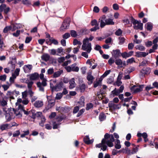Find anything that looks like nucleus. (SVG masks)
<instances>
[{"label": "nucleus", "instance_id": "f257e3e1", "mask_svg": "<svg viewBox=\"0 0 158 158\" xmlns=\"http://www.w3.org/2000/svg\"><path fill=\"white\" fill-rule=\"evenodd\" d=\"M114 140V138L113 135H110L106 133L104 135V138L102 141V143L96 145V147L101 148V150L103 151H105L107 148L106 144L109 147L113 146V142Z\"/></svg>", "mask_w": 158, "mask_h": 158}, {"label": "nucleus", "instance_id": "f03ea898", "mask_svg": "<svg viewBox=\"0 0 158 158\" xmlns=\"http://www.w3.org/2000/svg\"><path fill=\"white\" fill-rule=\"evenodd\" d=\"M3 110L5 112L6 119L8 121H9L11 119L14 118L15 117L14 114L17 118H20L22 116L21 113L22 111L21 109H19L15 110L11 108L9 109L4 108Z\"/></svg>", "mask_w": 158, "mask_h": 158}, {"label": "nucleus", "instance_id": "7ed1b4c3", "mask_svg": "<svg viewBox=\"0 0 158 158\" xmlns=\"http://www.w3.org/2000/svg\"><path fill=\"white\" fill-rule=\"evenodd\" d=\"M93 38L94 37L91 36L89 38L87 37L84 39L83 41L82 49L87 52L88 53H90L92 50L91 44L89 41H92Z\"/></svg>", "mask_w": 158, "mask_h": 158}, {"label": "nucleus", "instance_id": "20e7f679", "mask_svg": "<svg viewBox=\"0 0 158 158\" xmlns=\"http://www.w3.org/2000/svg\"><path fill=\"white\" fill-rule=\"evenodd\" d=\"M63 85L62 82H60L57 83L56 80H54L51 81L50 87L52 91H58L61 90Z\"/></svg>", "mask_w": 158, "mask_h": 158}, {"label": "nucleus", "instance_id": "39448f33", "mask_svg": "<svg viewBox=\"0 0 158 158\" xmlns=\"http://www.w3.org/2000/svg\"><path fill=\"white\" fill-rule=\"evenodd\" d=\"M131 22L134 25V28L135 29H139L140 30H142L143 29V24L141 23L140 20L138 21L132 18Z\"/></svg>", "mask_w": 158, "mask_h": 158}, {"label": "nucleus", "instance_id": "423d86ee", "mask_svg": "<svg viewBox=\"0 0 158 158\" xmlns=\"http://www.w3.org/2000/svg\"><path fill=\"white\" fill-rule=\"evenodd\" d=\"M37 118L39 119H41V122L39 123V125L42 127L44 126V123L46 119L45 117L42 115V113L41 112H37L35 114V118Z\"/></svg>", "mask_w": 158, "mask_h": 158}, {"label": "nucleus", "instance_id": "0eeeda50", "mask_svg": "<svg viewBox=\"0 0 158 158\" xmlns=\"http://www.w3.org/2000/svg\"><path fill=\"white\" fill-rule=\"evenodd\" d=\"M19 94V92L16 90H14L12 91H8L6 94L7 96L10 99H14L15 97Z\"/></svg>", "mask_w": 158, "mask_h": 158}, {"label": "nucleus", "instance_id": "6e6552de", "mask_svg": "<svg viewBox=\"0 0 158 158\" xmlns=\"http://www.w3.org/2000/svg\"><path fill=\"white\" fill-rule=\"evenodd\" d=\"M37 87L39 88V90L42 92H44V87L47 85L46 82L44 81L42 82H38L36 83Z\"/></svg>", "mask_w": 158, "mask_h": 158}, {"label": "nucleus", "instance_id": "1a4fd4ad", "mask_svg": "<svg viewBox=\"0 0 158 158\" xmlns=\"http://www.w3.org/2000/svg\"><path fill=\"white\" fill-rule=\"evenodd\" d=\"M106 18V16L105 15H103L100 17L99 19V21L100 23V26L102 28H103L106 25H107L106 23L104 22Z\"/></svg>", "mask_w": 158, "mask_h": 158}, {"label": "nucleus", "instance_id": "9d476101", "mask_svg": "<svg viewBox=\"0 0 158 158\" xmlns=\"http://www.w3.org/2000/svg\"><path fill=\"white\" fill-rule=\"evenodd\" d=\"M143 86L140 85L139 86H136L135 85L133 86L131 88V90H133L134 93H137L142 90Z\"/></svg>", "mask_w": 158, "mask_h": 158}, {"label": "nucleus", "instance_id": "9b49d317", "mask_svg": "<svg viewBox=\"0 0 158 158\" xmlns=\"http://www.w3.org/2000/svg\"><path fill=\"white\" fill-rule=\"evenodd\" d=\"M69 26V22L65 21L63 22L62 26L60 28V30L61 31H64L68 29Z\"/></svg>", "mask_w": 158, "mask_h": 158}, {"label": "nucleus", "instance_id": "f8f14e48", "mask_svg": "<svg viewBox=\"0 0 158 158\" xmlns=\"http://www.w3.org/2000/svg\"><path fill=\"white\" fill-rule=\"evenodd\" d=\"M136 56L138 57H145L148 54V52H137L136 53Z\"/></svg>", "mask_w": 158, "mask_h": 158}, {"label": "nucleus", "instance_id": "ddd939ff", "mask_svg": "<svg viewBox=\"0 0 158 158\" xmlns=\"http://www.w3.org/2000/svg\"><path fill=\"white\" fill-rule=\"evenodd\" d=\"M70 85L69 88L70 89H72L75 87L76 83L75 82L74 78H73L71 79L69 81Z\"/></svg>", "mask_w": 158, "mask_h": 158}, {"label": "nucleus", "instance_id": "4468645a", "mask_svg": "<svg viewBox=\"0 0 158 158\" xmlns=\"http://www.w3.org/2000/svg\"><path fill=\"white\" fill-rule=\"evenodd\" d=\"M35 107L36 108H40L43 105V102L41 101H36L34 104Z\"/></svg>", "mask_w": 158, "mask_h": 158}, {"label": "nucleus", "instance_id": "2eb2a0df", "mask_svg": "<svg viewBox=\"0 0 158 158\" xmlns=\"http://www.w3.org/2000/svg\"><path fill=\"white\" fill-rule=\"evenodd\" d=\"M133 52L132 51H130L128 53L126 52H124L122 54V56L123 58H126L131 56Z\"/></svg>", "mask_w": 158, "mask_h": 158}, {"label": "nucleus", "instance_id": "dca6fc26", "mask_svg": "<svg viewBox=\"0 0 158 158\" xmlns=\"http://www.w3.org/2000/svg\"><path fill=\"white\" fill-rule=\"evenodd\" d=\"M39 75L37 73L32 74L30 76V79L31 80H37L39 77Z\"/></svg>", "mask_w": 158, "mask_h": 158}, {"label": "nucleus", "instance_id": "f3484780", "mask_svg": "<svg viewBox=\"0 0 158 158\" xmlns=\"http://www.w3.org/2000/svg\"><path fill=\"white\" fill-rule=\"evenodd\" d=\"M141 72L144 74H148L150 72V69L148 67L144 68L141 71Z\"/></svg>", "mask_w": 158, "mask_h": 158}, {"label": "nucleus", "instance_id": "a211bd4d", "mask_svg": "<svg viewBox=\"0 0 158 158\" xmlns=\"http://www.w3.org/2000/svg\"><path fill=\"white\" fill-rule=\"evenodd\" d=\"M77 64L74 63L71 65L72 71L78 72L79 70V68L77 66Z\"/></svg>", "mask_w": 158, "mask_h": 158}, {"label": "nucleus", "instance_id": "6ab92c4d", "mask_svg": "<svg viewBox=\"0 0 158 158\" xmlns=\"http://www.w3.org/2000/svg\"><path fill=\"white\" fill-rule=\"evenodd\" d=\"M63 73V71L62 70H60L57 72H55L53 73V77L54 78L58 77H60Z\"/></svg>", "mask_w": 158, "mask_h": 158}, {"label": "nucleus", "instance_id": "aec40b11", "mask_svg": "<svg viewBox=\"0 0 158 158\" xmlns=\"http://www.w3.org/2000/svg\"><path fill=\"white\" fill-rule=\"evenodd\" d=\"M84 142L87 144H90L92 143L93 140H89V137L87 135L85 136L83 139Z\"/></svg>", "mask_w": 158, "mask_h": 158}, {"label": "nucleus", "instance_id": "412c9836", "mask_svg": "<svg viewBox=\"0 0 158 158\" xmlns=\"http://www.w3.org/2000/svg\"><path fill=\"white\" fill-rule=\"evenodd\" d=\"M85 98L84 96H81L80 98L79 103V106L80 107H82L84 106L85 104Z\"/></svg>", "mask_w": 158, "mask_h": 158}, {"label": "nucleus", "instance_id": "4be33fe9", "mask_svg": "<svg viewBox=\"0 0 158 158\" xmlns=\"http://www.w3.org/2000/svg\"><path fill=\"white\" fill-rule=\"evenodd\" d=\"M32 68V66L31 65L28 64L25 65L23 68L24 72L25 73H27L28 71L27 70V69H28L29 70H31Z\"/></svg>", "mask_w": 158, "mask_h": 158}, {"label": "nucleus", "instance_id": "5701e85b", "mask_svg": "<svg viewBox=\"0 0 158 158\" xmlns=\"http://www.w3.org/2000/svg\"><path fill=\"white\" fill-rule=\"evenodd\" d=\"M55 101L54 99H52L48 101V109L51 108L54 105Z\"/></svg>", "mask_w": 158, "mask_h": 158}, {"label": "nucleus", "instance_id": "b1692460", "mask_svg": "<svg viewBox=\"0 0 158 158\" xmlns=\"http://www.w3.org/2000/svg\"><path fill=\"white\" fill-rule=\"evenodd\" d=\"M105 21L107 25H113L114 24V23L113 21V19L110 18L106 19Z\"/></svg>", "mask_w": 158, "mask_h": 158}, {"label": "nucleus", "instance_id": "393cba45", "mask_svg": "<svg viewBox=\"0 0 158 158\" xmlns=\"http://www.w3.org/2000/svg\"><path fill=\"white\" fill-rule=\"evenodd\" d=\"M111 97H114L115 96H118L119 94V92H118L117 89L116 88H115L114 90L111 92Z\"/></svg>", "mask_w": 158, "mask_h": 158}, {"label": "nucleus", "instance_id": "a878e982", "mask_svg": "<svg viewBox=\"0 0 158 158\" xmlns=\"http://www.w3.org/2000/svg\"><path fill=\"white\" fill-rule=\"evenodd\" d=\"M41 58L43 60L47 61L49 59L50 56L47 54H45L42 56Z\"/></svg>", "mask_w": 158, "mask_h": 158}, {"label": "nucleus", "instance_id": "bb28decb", "mask_svg": "<svg viewBox=\"0 0 158 158\" xmlns=\"http://www.w3.org/2000/svg\"><path fill=\"white\" fill-rule=\"evenodd\" d=\"M87 78V80L89 81V82L88 83V84H90L92 83L94 79L93 77L91 75V74H88Z\"/></svg>", "mask_w": 158, "mask_h": 158}, {"label": "nucleus", "instance_id": "cd10ccee", "mask_svg": "<svg viewBox=\"0 0 158 158\" xmlns=\"http://www.w3.org/2000/svg\"><path fill=\"white\" fill-rule=\"evenodd\" d=\"M99 118L101 121L104 120L106 118V116L105 114L103 113L100 114L99 116Z\"/></svg>", "mask_w": 158, "mask_h": 158}, {"label": "nucleus", "instance_id": "c85d7f7f", "mask_svg": "<svg viewBox=\"0 0 158 158\" xmlns=\"http://www.w3.org/2000/svg\"><path fill=\"white\" fill-rule=\"evenodd\" d=\"M113 55L114 57H117L119 55L120 51L118 49L113 50Z\"/></svg>", "mask_w": 158, "mask_h": 158}, {"label": "nucleus", "instance_id": "c756f323", "mask_svg": "<svg viewBox=\"0 0 158 158\" xmlns=\"http://www.w3.org/2000/svg\"><path fill=\"white\" fill-rule=\"evenodd\" d=\"M147 30L151 31L152 28V23L150 22L147 23L146 24Z\"/></svg>", "mask_w": 158, "mask_h": 158}, {"label": "nucleus", "instance_id": "7c9ffc66", "mask_svg": "<svg viewBox=\"0 0 158 158\" xmlns=\"http://www.w3.org/2000/svg\"><path fill=\"white\" fill-rule=\"evenodd\" d=\"M60 124V123H59V122H57L56 120L55 121H53V129H55L57 128Z\"/></svg>", "mask_w": 158, "mask_h": 158}, {"label": "nucleus", "instance_id": "2f4dec72", "mask_svg": "<svg viewBox=\"0 0 158 158\" xmlns=\"http://www.w3.org/2000/svg\"><path fill=\"white\" fill-rule=\"evenodd\" d=\"M60 124V123H59V122H57L56 120L55 121H53V129H55L57 128Z\"/></svg>", "mask_w": 158, "mask_h": 158}, {"label": "nucleus", "instance_id": "473e14b6", "mask_svg": "<svg viewBox=\"0 0 158 158\" xmlns=\"http://www.w3.org/2000/svg\"><path fill=\"white\" fill-rule=\"evenodd\" d=\"M137 136L138 137L142 136L144 139L147 138L148 137V135L146 133L144 132L142 134L140 133H138Z\"/></svg>", "mask_w": 158, "mask_h": 158}, {"label": "nucleus", "instance_id": "72a5a7b5", "mask_svg": "<svg viewBox=\"0 0 158 158\" xmlns=\"http://www.w3.org/2000/svg\"><path fill=\"white\" fill-rule=\"evenodd\" d=\"M12 29V27L11 26H6L4 29L3 32L4 33H6L7 32L10 30Z\"/></svg>", "mask_w": 158, "mask_h": 158}, {"label": "nucleus", "instance_id": "f704fd0d", "mask_svg": "<svg viewBox=\"0 0 158 158\" xmlns=\"http://www.w3.org/2000/svg\"><path fill=\"white\" fill-rule=\"evenodd\" d=\"M30 112H31L29 114V116L31 117V118L35 119V111L34 110H31L30 111Z\"/></svg>", "mask_w": 158, "mask_h": 158}, {"label": "nucleus", "instance_id": "c9c22d12", "mask_svg": "<svg viewBox=\"0 0 158 158\" xmlns=\"http://www.w3.org/2000/svg\"><path fill=\"white\" fill-rule=\"evenodd\" d=\"M111 71L110 70H109L106 71L104 74L101 76L100 78L101 79H102L103 78L106 77L108 75L110 72Z\"/></svg>", "mask_w": 158, "mask_h": 158}, {"label": "nucleus", "instance_id": "e433bc0d", "mask_svg": "<svg viewBox=\"0 0 158 158\" xmlns=\"http://www.w3.org/2000/svg\"><path fill=\"white\" fill-rule=\"evenodd\" d=\"M26 83L27 84V87L29 90L31 89L32 86L34 83L33 82L31 81H29L28 82H27Z\"/></svg>", "mask_w": 158, "mask_h": 158}, {"label": "nucleus", "instance_id": "4c0bfd02", "mask_svg": "<svg viewBox=\"0 0 158 158\" xmlns=\"http://www.w3.org/2000/svg\"><path fill=\"white\" fill-rule=\"evenodd\" d=\"M102 80V79H101L100 78L99 80L98 81H97L96 82H95L94 83V88L97 87L98 86L99 84H100L101 82V81Z\"/></svg>", "mask_w": 158, "mask_h": 158}, {"label": "nucleus", "instance_id": "58836bf2", "mask_svg": "<svg viewBox=\"0 0 158 158\" xmlns=\"http://www.w3.org/2000/svg\"><path fill=\"white\" fill-rule=\"evenodd\" d=\"M122 84V82L121 81L120 79H117L115 83H114V85H116L118 86H120Z\"/></svg>", "mask_w": 158, "mask_h": 158}, {"label": "nucleus", "instance_id": "ea45409f", "mask_svg": "<svg viewBox=\"0 0 158 158\" xmlns=\"http://www.w3.org/2000/svg\"><path fill=\"white\" fill-rule=\"evenodd\" d=\"M93 105L91 103H89L87 104L86 107V110H89L91 108H93Z\"/></svg>", "mask_w": 158, "mask_h": 158}, {"label": "nucleus", "instance_id": "a19ab883", "mask_svg": "<svg viewBox=\"0 0 158 158\" xmlns=\"http://www.w3.org/2000/svg\"><path fill=\"white\" fill-rule=\"evenodd\" d=\"M109 107L111 109H118L119 108H118V105H116L114 104H111L109 105Z\"/></svg>", "mask_w": 158, "mask_h": 158}, {"label": "nucleus", "instance_id": "79ce46f5", "mask_svg": "<svg viewBox=\"0 0 158 158\" xmlns=\"http://www.w3.org/2000/svg\"><path fill=\"white\" fill-rule=\"evenodd\" d=\"M24 133L21 135V138H23L25 136L28 135L29 134V131L28 130H27L25 131H23Z\"/></svg>", "mask_w": 158, "mask_h": 158}, {"label": "nucleus", "instance_id": "37998d69", "mask_svg": "<svg viewBox=\"0 0 158 158\" xmlns=\"http://www.w3.org/2000/svg\"><path fill=\"white\" fill-rule=\"evenodd\" d=\"M127 62L128 64H131L134 62H135V61L134 58L133 57H132L128 59L127 60Z\"/></svg>", "mask_w": 158, "mask_h": 158}, {"label": "nucleus", "instance_id": "c03bdc74", "mask_svg": "<svg viewBox=\"0 0 158 158\" xmlns=\"http://www.w3.org/2000/svg\"><path fill=\"white\" fill-rule=\"evenodd\" d=\"M122 31L120 29H118L115 32V34L119 36L122 35Z\"/></svg>", "mask_w": 158, "mask_h": 158}, {"label": "nucleus", "instance_id": "a18cd8bd", "mask_svg": "<svg viewBox=\"0 0 158 158\" xmlns=\"http://www.w3.org/2000/svg\"><path fill=\"white\" fill-rule=\"evenodd\" d=\"M119 44H122L124 42L125 39L123 37H119Z\"/></svg>", "mask_w": 158, "mask_h": 158}, {"label": "nucleus", "instance_id": "49530a36", "mask_svg": "<svg viewBox=\"0 0 158 158\" xmlns=\"http://www.w3.org/2000/svg\"><path fill=\"white\" fill-rule=\"evenodd\" d=\"M8 127L7 124H4L2 125L0 127V128L2 130H4L7 129Z\"/></svg>", "mask_w": 158, "mask_h": 158}, {"label": "nucleus", "instance_id": "de8ad7c7", "mask_svg": "<svg viewBox=\"0 0 158 158\" xmlns=\"http://www.w3.org/2000/svg\"><path fill=\"white\" fill-rule=\"evenodd\" d=\"M70 33L71 36L74 37H76L77 35L76 32L74 30H71Z\"/></svg>", "mask_w": 158, "mask_h": 158}, {"label": "nucleus", "instance_id": "09e8293b", "mask_svg": "<svg viewBox=\"0 0 158 158\" xmlns=\"http://www.w3.org/2000/svg\"><path fill=\"white\" fill-rule=\"evenodd\" d=\"M81 43L80 41H78L77 39H75L73 40V44L74 45H76L77 44H79L81 45Z\"/></svg>", "mask_w": 158, "mask_h": 158}, {"label": "nucleus", "instance_id": "8fccbe9b", "mask_svg": "<svg viewBox=\"0 0 158 158\" xmlns=\"http://www.w3.org/2000/svg\"><path fill=\"white\" fill-rule=\"evenodd\" d=\"M80 89L81 92H84L85 88V85L84 84H82L80 86Z\"/></svg>", "mask_w": 158, "mask_h": 158}, {"label": "nucleus", "instance_id": "3c124183", "mask_svg": "<svg viewBox=\"0 0 158 158\" xmlns=\"http://www.w3.org/2000/svg\"><path fill=\"white\" fill-rule=\"evenodd\" d=\"M115 63L117 65H120L122 64V61L121 59H118L115 60Z\"/></svg>", "mask_w": 158, "mask_h": 158}, {"label": "nucleus", "instance_id": "603ef678", "mask_svg": "<svg viewBox=\"0 0 158 158\" xmlns=\"http://www.w3.org/2000/svg\"><path fill=\"white\" fill-rule=\"evenodd\" d=\"M135 68L133 67H130L127 70V72L130 73L135 70Z\"/></svg>", "mask_w": 158, "mask_h": 158}, {"label": "nucleus", "instance_id": "864d4df0", "mask_svg": "<svg viewBox=\"0 0 158 158\" xmlns=\"http://www.w3.org/2000/svg\"><path fill=\"white\" fill-rule=\"evenodd\" d=\"M138 150V148L137 147L133 148L132 149L131 151V154H132L136 153Z\"/></svg>", "mask_w": 158, "mask_h": 158}, {"label": "nucleus", "instance_id": "5fc2aeb1", "mask_svg": "<svg viewBox=\"0 0 158 158\" xmlns=\"http://www.w3.org/2000/svg\"><path fill=\"white\" fill-rule=\"evenodd\" d=\"M49 52L51 55H54L56 54V51L55 49L49 50Z\"/></svg>", "mask_w": 158, "mask_h": 158}, {"label": "nucleus", "instance_id": "6e6d98bb", "mask_svg": "<svg viewBox=\"0 0 158 158\" xmlns=\"http://www.w3.org/2000/svg\"><path fill=\"white\" fill-rule=\"evenodd\" d=\"M62 97V93H58L56 94V99H60Z\"/></svg>", "mask_w": 158, "mask_h": 158}, {"label": "nucleus", "instance_id": "4d7b16f0", "mask_svg": "<svg viewBox=\"0 0 158 158\" xmlns=\"http://www.w3.org/2000/svg\"><path fill=\"white\" fill-rule=\"evenodd\" d=\"M6 76L5 74L0 76V80L5 81L6 80Z\"/></svg>", "mask_w": 158, "mask_h": 158}, {"label": "nucleus", "instance_id": "13d9d810", "mask_svg": "<svg viewBox=\"0 0 158 158\" xmlns=\"http://www.w3.org/2000/svg\"><path fill=\"white\" fill-rule=\"evenodd\" d=\"M65 60V58L64 57H61L58 58V62L60 63L63 62Z\"/></svg>", "mask_w": 158, "mask_h": 158}, {"label": "nucleus", "instance_id": "bf43d9fd", "mask_svg": "<svg viewBox=\"0 0 158 158\" xmlns=\"http://www.w3.org/2000/svg\"><path fill=\"white\" fill-rule=\"evenodd\" d=\"M91 25L92 26H95L98 25V24L97 23V21L96 19H94L91 22Z\"/></svg>", "mask_w": 158, "mask_h": 158}, {"label": "nucleus", "instance_id": "052dcab7", "mask_svg": "<svg viewBox=\"0 0 158 158\" xmlns=\"http://www.w3.org/2000/svg\"><path fill=\"white\" fill-rule=\"evenodd\" d=\"M49 40L52 43L55 45H57L58 44V42L57 41L54 39H50Z\"/></svg>", "mask_w": 158, "mask_h": 158}, {"label": "nucleus", "instance_id": "680f3d73", "mask_svg": "<svg viewBox=\"0 0 158 158\" xmlns=\"http://www.w3.org/2000/svg\"><path fill=\"white\" fill-rule=\"evenodd\" d=\"M85 110L84 109H82L81 110L77 115V117H79L81 116L85 111Z\"/></svg>", "mask_w": 158, "mask_h": 158}, {"label": "nucleus", "instance_id": "e2e57ef3", "mask_svg": "<svg viewBox=\"0 0 158 158\" xmlns=\"http://www.w3.org/2000/svg\"><path fill=\"white\" fill-rule=\"evenodd\" d=\"M6 7V5L5 4H2L0 6V10L1 11H2Z\"/></svg>", "mask_w": 158, "mask_h": 158}, {"label": "nucleus", "instance_id": "0e129e2a", "mask_svg": "<svg viewBox=\"0 0 158 158\" xmlns=\"http://www.w3.org/2000/svg\"><path fill=\"white\" fill-rule=\"evenodd\" d=\"M88 53L87 52H83L81 53V56H83L85 57V58H87L88 57V54L89 53Z\"/></svg>", "mask_w": 158, "mask_h": 158}, {"label": "nucleus", "instance_id": "69168bd1", "mask_svg": "<svg viewBox=\"0 0 158 158\" xmlns=\"http://www.w3.org/2000/svg\"><path fill=\"white\" fill-rule=\"evenodd\" d=\"M99 25H97V26H95L94 27L91 28L90 29V31H96L97 30L99 29Z\"/></svg>", "mask_w": 158, "mask_h": 158}, {"label": "nucleus", "instance_id": "338daca9", "mask_svg": "<svg viewBox=\"0 0 158 158\" xmlns=\"http://www.w3.org/2000/svg\"><path fill=\"white\" fill-rule=\"evenodd\" d=\"M20 134V132L19 130H17L15 131L13 134V137H16L19 136Z\"/></svg>", "mask_w": 158, "mask_h": 158}, {"label": "nucleus", "instance_id": "774afa93", "mask_svg": "<svg viewBox=\"0 0 158 158\" xmlns=\"http://www.w3.org/2000/svg\"><path fill=\"white\" fill-rule=\"evenodd\" d=\"M70 36L69 33H66L63 35L62 37L64 39H67Z\"/></svg>", "mask_w": 158, "mask_h": 158}]
</instances>
